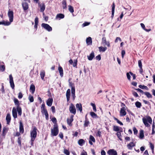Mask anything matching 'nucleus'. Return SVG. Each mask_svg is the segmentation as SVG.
<instances>
[{"label": "nucleus", "instance_id": "obj_9", "mask_svg": "<svg viewBox=\"0 0 155 155\" xmlns=\"http://www.w3.org/2000/svg\"><path fill=\"white\" fill-rule=\"evenodd\" d=\"M109 155H118L117 151L114 149H110L107 152Z\"/></svg>", "mask_w": 155, "mask_h": 155}, {"label": "nucleus", "instance_id": "obj_61", "mask_svg": "<svg viewBox=\"0 0 155 155\" xmlns=\"http://www.w3.org/2000/svg\"><path fill=\"white\" fill-rule=\"evenodd\" d=\"M90 22H85L82 25L83 27H85L88 25L90 24Z\"/></svg>", "mask_w": 155, "mask_h": 155}, {"label": "nucleus", "instance_id": "obj_23", "mask_svg": "<svg viewBox=\"0 0 155 155\" xmlns=\"http://www.w3.org/2000/svg\"><path fill=\"white\" fill-rule=\"evenodd\" d=\"M22 7L24 11L27 10L28 8V5L27 3L25 2L22 4Z\"/></svg>", "mask_w": 155, "mask_h": 155}, {"label": "nucleus", "instance_id": "obj_60", "mask_svg": "<svg viewBox=\"0 0 155 155\" xmlns=\"http://www.w3.org/2000/svg\"><path fill=\"white\" fill-rule=\"evenodd\" d=\"M132 94L135 97H138L139 96L137 93L134 91H132Z\"/></svg>", "mask_w": 155, "mask_h": 155}, {"label": "nucleus", "instance_id": "obj_50", "mask_svg": "<svg viewBox=\"0 0 155 155\" xmlns=\"http://www.w3.org/2000/svg\"><path fill=\"white\" fill-rule=\"evenodd\" d=\"M69 85L70 87H71V89L72 88L75 89L74 84L72 82H69Z\"/></svg>", "mask_w": 155, "mask_h": 155}, {"label": "nucleus", "instance_id": "obj_42", "mask_svg": "<svg viewBox=\"0 0 155 155\" xmlns=\"http://www.w3.org/2000/svg\"><path fill=\"white\" fill-rule=\"evenodd\" d=\"M21 137H18L17 140V142L18 144L19 147H21L22 146L21 142Z\"/></svg>", "mask_w": 155, "mask_h": 155}, {"label": "nucleus", "instance_id": "obj_34", "mask_svg": "<svg viewBox=\"0 0 155 155\" xmlns=\"http://www.w3.org/2000/svg\"><path fill=\"white\" fill-rule=\"evenodd\" d=\"M120 127L118 126L114 125L113 126V130L117 132H118L120 130Z\"/></svg>", "mask_w": 155, "mask_h": 155}, {"label": "nucleus", "instance_id": "obj_55", "mask_svg": "<svg viewBox=\"0 0 155 155\" xmlns=\"http://www.w3.org/2000/svg\"><path fill=\"white\" fill-rule=\"evenodd\" d=\"M3 84H4L3 83H2V84L1 91L3 93H5V89L4 88V86L3 85Z\"/></svg>", "mask_w": 155, "mask_h": 155}, {"label": "nucleus", "instance_id": "obj_39", "mask_svg": "<svg viewBox=\"0 0 155 155\" xmlns=\"http://www.w3.org/2000/svg\"><path fill=\"white\" fill-rule=\"evenodd\" d=\"M144 137L143 131V130H141L140 131L139 138L142 139Z\"/></svg>", "mask_w": 155, "mask_h": 155}, {"label": "nucleus", "instance_id": "obj_64", "mask_svg": "<svg viewBox=\"0 0 155 155\" xmlns=\"http://www.w3.org/2000/svg\"><path fill=\"white\" fill-rule=\"evenodd\" d=\"M106 38L105 37H103L102 38V43L105 44L106 42Z\"/></svg>", "mask_w": 155, "mask_h": 155}, {"label": "nucleus", "instance_id": "obj_52", "mask_svg": "<svg viewBox=\"0 0 155 155\" xmlns=\"http://www.w3.org/2000/svg\"><path fill=\"white\" fill-rule=\"evenodd\" d=\"M150 147L152 150V152L153 153L154 152V145L151 143H150Z\"/></svg>", "mask_w": 155, "mask_h": 155}, {"label": "nucleus", "instance_id": "obj_16", "mask_svg": "<svg viewBox=\"0 0 155 155\" xmlns=\"http://www.w3.org/2000/svg\"><path fill=\"white\" fill-rule=\"evenodd\" d=\"M64 17V14L61 13L58 14L55 17V19L56 20H60L61 19L63 18Z\"/></svg>", "mask_w": 155, "mask_h": 155}, {"label": "nucleus", "instance_id": "obj_27", "mask_svg": "<svg viewBox=\"0 0 155 155\" xmlns=\"http://www.w3.org/2000/svg\"><path fill=\"white\" fill-rule=\"evenodd\" d=\"M58 70L60 76L61 77H63V70L62 67L61 66H59L58 68Z\"/></svg>", "mask_w": 155, "mask_h": 155}, {"label": "nucleus", "instance_id": "obj_54", "mask_svg": "<svg viewBox=\"0 0 155 155\" xmlns=\"http://www.w3.org/2000/svg\"><path fill=\"white\" fill-rule=\"evenodd\" d=\"M78 63V61L76 60H74V63H73V66L74 67H76L77 68V64Z\"/></svg>", "mask_w": 155, "mask_h": 155}, {"label": "nucleus", "instance_id": "obj_18", "mask_svg": "<svg viewBox=\"0 0 155 155\" xmlns=\"http://www.w3.org/2000/svg\"><path fill=\"white\" fill-rule=\"evenodd\" d=\"M6 120L7 122V124H9L11 120V117L10 114L8 113L7 114Z\"/></svg>", "mask_w": 155, "mask_h": 155}, {"label": "nucleus", "instance_id": "obj_37", "mask_svg": "<svg viewBox=\"0 0 155 155\" xmlns=\"http://www.w3.org/2000/svg\"><path fill=\"white\" fill-rule=\"evenodd\" d=\"M90 115L93 118H97L98 117L97 115L95 113L93 112H91L90 113Z\"/></svg>", "mask_w": 155, "mask_h": 155}, {"label": "nucleus", "instance_id": "obj_58", "mask_svg": "<svg viewBox=\"0 0 155 155\" xmlns=\"http://www.w3.org/2000/svg\"><path fill=\"white\" fill-rule=\"evenodd\" d=\"M29 99L31 102H32L34 101V98L33 96L30 95L29 96Z\"/></svg>", "mask_w": 155, "mask_h": 155}, {"label": "nucleus", "instance_id": "obj_63", "mask_svg": "<svg viewBox=\"0 0 155 155\" xmlns=\"http://www.w3.org/2000/svg\"><path fill=\"white\" fill-rule=\"evenodd\" d=\"M130 72L128 73L127 72L126 74V75L127 76V78L129 81H130V78H131V76L130 74Z\"/></svg>", "mask_w": 155, "mask_h": 155}, {"label": "nucleus", "instance_id": "obj_28", "mask_svg": "<svg viewBox=\"0 0 155 155\" xmlns=\"http://www.w3.org/2000/svg\"><path fill=\"white\" fill-rule=\"evenodd\" d=\"M135 144H134L133 142H131L127 145L128 148L130 150H131L133 147L135 146Z\"/></svg>", "mask_w": 155, "mask_h": 155}, {"label": "nucleus", "instance_id": "obj_25", "mask_svg": "<svg viewBox=\"0 0 155 155\" xmlns=\"http://www.w3.org/2000/svg\"><path fill=\"white\" fill-rule=\"evenodd\" d=\"M35 91V86L33 84H31L30 86V91L32 93L34 94Z\"/></svg>", "mask_w": 155, "mask_h": 155}, {"label": "nucleus", "instance_id": "obj_31", "mask_svg": "<svg viewBox=\"0 0 155 155\" xmlns=\"http://www.w3.org/2000/svg\"><path fill=\"white\" fill-rule=\"evenodd\" d=\"M86 42L88 45L92 44V41L91 38V37L87 38L86 39Z\"/></svg>", "mask_w": 155, "mask_h": 155}, {"label": "nucleus", "instance_id": "obj_53", "mask_svg": "<svg viewBox=\"0 0 155 155\" xmlns=\"http://www.w3.org/2000/svg\"><path fill=\"white\" fill-rule=\"evenodd\" d=\"M140 25H141V27H142V28L144 30H145V31H150V30H148L146 29L145 28V25H144V24L143 23H141L140 24Z\"/></svg>", "mask_w": 155, "mask_h": 155}, {"label": "nucleus", "instance_id": "obj_24", "mask_svg": "<svg viewBox=\"0 0 155 155\" xmlns=\"http://www.w3.org/2000/svg\"><path fill=\"white\" fill-rule=\"evenodd\" d=\"M11 23L8 21H5L4 20L0 21V25H3L5 26H8Z\"/></svg>", "mask_w": 155, "mask_h": 155}, {"label": "nucleus", "instance_id": "obj_49", "mask_svg": "<svg viewBox=\"0 0 155 155\" xmlns=\"http://www.w3.org/2000/svg\"><path fill=\"white\" fill-rule=\"evenodd\" d=\"M91 105L92 106L93 110L94 112H96L97 110L96 108V106L95 104H94L93 103H91Z\"/></svg>", "mask_w": 155, "mask_h": 155}, {"label": "nucleus", "instance_id": "obj_8", "mask_svg": "<svg viewBox=\"0 0 155 155\" xmlns=\"http://www.w3.org/2000/svg\"><path fill=\"white\" fill-rule=\"evenodd\" d=\"M9 83L10 86L12 89H14L15 84L14 82L12 74L9 75Z\"/></svg>", "mask_w": 155, "mask_h": 155}, {"label": "nucleus", "instance_id": "obj_51", "mask_svg": "<svg viewBox=\"0 0 155 155\" xmlns=\"http://www.w3.org/2000/svg\"><path fill=\"white\" fill-rule=\"evenodd\" d=\"M114 119L117 121V122L119 124L121 125H123V123L120 121L118 119H117V118L114 117Z\"/></svg>", "mask_w": 155, "mask_h": 155}, {"label": "nucleus", "instance_id": "obj_57", "mask_svg": "<svg viewBox=\"0 0 155 155\" xmlns=\"http://www.w3.org/2000/svg\"><path fill=\"white\" fill-rule=\"evenodd\" d=\"M64 153L66 155H69L70 154V152L67 149H64Z\"/></svg>", "mask_w": 155, "mask_h": 155}, {"label": "nucleus", "instance_id": "obj_33", "mask_svg": "<svg viewBox=\"0 0 155 155\" xmlns=\"http://www.w3.org/2000/svg\"><path fill=\"white\" fill-rule=\"evenodd\" d=\"M71 96L73 97V100H74L76 97L75 95V89L72 88V89H71Z\"/></svg>", "mask_w": 155, "mask_h": 155}, {"label": "nucleus", "instance_id": "obj_32", "mask_svg": "<svg viewBox=\"0 0 155 155\" xmlns=\"http://www.w3.org/2000/svg\"><path fill=\"white\" fill-rule=\"evenodd\" d=\"M78 143L79 145L82 146L85 144V141L84 139H80L78 140Z\"/></svg>", "mask_w": 155, "mask_h": 155}, {"label": "nucleus", "instance_id": "obj_35", "mask_svg": "<svg viewBox=\"0 0 155 155\" xmlns=\"http://www.w3.org/2000/svg\"><path fill=\"white\" fill-rule=\"evenodd\" d=\"M99 51L100 52L102 51L103 52H104L107 49V48L106 47H103L102 46L99 47L98 48Z\"/></svg>", "mask_w": 155, "mask_h": 155}, {"label": "nucleus", "instance_id": "obj_17", "mask_svg": "<svg viewBox=\"0 0 155 155\" xmlns=\"http://www.w3.org/2000/svg\"><path fill=\"white\" fill-rule=\"evenodd\" d=\"M12 114L14 118L15 119L17 117V114L16 110L15 107H13L12 110Z\"/></svg>", "mask_w": 155, "mask_h": 155}, {"label": "nucleus", "instance_id": "obj_19", "mask_svg": "<svg viewBox=\"0 0 155 155\" xmlns=\"http://www.w3.org/2000/svg\"><path fill=\"white\" fill-rule=\"evenodd\" d=\"M19 132L21 134H23L24 132V126L21 122H20L19 124Z\"/></svg>", "mask_w": 155, "mask_h": 155}, {"label": "nucleus", "instance_id": "obj_12", "mask_svg": "<svg viewBox=\"0 0 155 155\" xmlns=\"http://www.w3.org/2000/svg\"><path fill=\"white\" fill-rule=\"evenodd\" d=\"M41 112L42 114L44 113L45 116V118L47 120H48L49 119V115L46 109H44L42 110Z\"/></svg>", "mask_w": 155, "mask_h": 155}, {"label": "nucleus", "instance_id": "obj_45", "mask_svg": "<svg viewBox=\"0 0 155 155\" xmlns=\"http://www.w3.org/2000/svg\"><path fill=\"white\" fill-rule=\"evenodd\" d=\"M69 8L68 10L69 11L71 12V13H73L74 12V10L73 7L70 5L68 6Z\"/></svg>", "mask_w": 155, "mask_h": 155}, {"label": "nucleus", "instance_id": "obj_47", "mask_svg": "<svg viewBox=\"0 0 155 155\" xmlns=\"http://www.w3.org/2000/svg\"><path fill=\"white\" fill-rule=\"evenodd\" d=\"M135 105L138 108H140L141 106V103L138 101H137L135 103Z\"/></svg>", "mask_w": 155, "mask_h": 155}, {"label": "nucleus", "instance_id": "obj_26", "mask_svg": "<svg viewBox=\"0 0 155 155\" xmlns=\"http://www.w3.org/2000/svg\"><path fill=\"white\" fill-rule=\"evenodd\" d=\"M35 25L34 28L36 29V30H37L38 28V17H36L35 19Z\"/></svg>", "mask_w": 155, "mask_h": 155}, {"label": "nucleus", "instance_id": "obj_2", "mask_svg": "<svg viewBox=\"0 0 155 155\" xmlns=\"http://www.w3.org/2000/svg\"><path fill=\"white\" fill-rule=\"evenodd\" d=\"M51 135L53 136H56L58 133L59 130L58 125H54L53 128L51 129Z\"/></svg>", "mask_w": 155, "mask_h": 155}, {"label": "nucleus", "instance_id": "obj_3", "mask_svg": "<svg viewBox=\"0 0 155 155\" xmlns=\"http://www.w3.org/2000/svg\"><path fill=\"white\" fill-rule=\"evenodd\" d=\"M37 128L34 127L32 130L31 131V139L32 141H34L37 136Z\"/></svg>", "mask_w": 155, "mask_h": 155}, {"label": "nucleus", "instance_id": "obj_62", "mask_svg": "<svg viewBox=\"0 0 155 155\" xmlns=\"http://www.w3.org/2000/svg\"><path fill=\"white\" fill-rule=\"evenodd\" d=\"M133 131L134 132V134L135 135H137V133L138 131L136 127H134L133 128Z\"/></svg>", "mask_w": 155, "mask_h": 155}, {"label": "nucleus", "instance_id": "obj_30", "mask_svg": "<svg viewBox=\"0 0 155 155\" xmlns=\"http://www.w3.org/2000/svg\"><path fill=\"white\" fill-rule=\"evenodd\" d=\"M115 8V5L114 3V2L113 3V4L112 5V15L111 16V18H113L114 16V10Z\"/></svg>", "mask_w": 155, "mask_h": 155}, {"label": "nucleus", "instance_id": "obj_14", "mask_svg": "<svg viewBox=\"0 0 155 155\" xmlns=\"http://www.w3.org/2000/svg\"><path fill=\"white\" fill-rule=\"evenodd\" d=\"M76 107L78 110H79L80 113L82 112V107L81 103H77L76 105Z\"/></svg>", "mask_w": 155, "mask_h": 155}, {"label": "nucleus", "instance_id": "obj_36", "mask_svg": "<svg viewBox=\"0 0 155 155\" xmlns=\"http://www.w3.org/2000/svg\"><path fill=\"white\" fill-rule=\"evenodd\" d=\"M40 76L42 80H44V78L45 75V72L43 70L41 71L40 74Z\"/></svg>", "mask_w": 155, "mask_h": 155}, {"label": "nucleus", "instance_id": "obj_6", "mask_svg": "<svg viewBox=\"0 0 155 155\" xmlns=\"http://www.w3.org/2000/svg\"><path fill=\"white\" fill-rule=\"evenodd\" d=\"M69 110L70 112L74 115L76 113V109L74 105L71 103L69 107Z\"/></svg>", "mask_w": 155, "mask_h": 155}, {"label": "nucleus", "instance_id": "obj_15", "mask_svg": "<svg viewBox=\"0 0 155 155\" xmlns=\"http://www.w3.org/2000/svg\"><path fill=\"white\" fill-rule=\"evenodd\" d=\"M71 94V90L70 89L67 90L66 93V97L67 102H68L70 100V96Z\"/></svg>", "mask_w": 155, "mask_h": 155}, {"label": "nucleus", "instance_id": "obj_13", "mask_svg": "<svg viewBox=\"0 0 155 155\" xmlns=\"http://www.w3.org/2000/svg\"><path fill=\"white\" fill-rule=\"evenodd\" d=\"M126 109L124 107H122L120 111V116H125L127 113L125 111Z\"/></svg>", "mask_w": 155, "mask_h": 155}, {"label": "nucleus", "instance_id": "obj_40", "mask_svg": "<svg viewBox=\"0 0 155 155\" xmlns=\"http://www.w3.org/2000/svg\"><path fill=\"white\" fill-rule=\"evenodd\" d=\"M116 135H117V137L120 140H122V139L121 138L122 137V135L121 134V133H120V132H119V131L117 132L116 134Z\"/></svg>", "mask_w": 155, "mask_h": 155}, {"label": "nucleus", "instance_id": "obj_29", "mask_svg": "<svg viewBox=\"0 0 155 155\" xmlns=\"http://www.w3.org/2000/svg\"><path fill=\"white\" fill-rule=\"evenodd\" d=\"M8 131V129L5 127L3 128L2 136L5 137Z\"/></svg>", "mask_w": 155, "mask_h": 155}, {"label": "nucleus", "instance_id": "obj_48", "mask_svg": "<svg viewBox=\"0 0 155 155\" xmlns=\"http://www.w3.org/2000/svg\"><path fill=\"white\" fill-rule=\"evenodd\" d=\"M52 121L54 124V125H58L56 119L55 117H53L51 119Z\"/></svg>", "mask_w": 155, "mask_h": 155}, {"label": "nucleus", "instance_id": "obj_43", "mask_svg": "<svg viewBox=\"0 0 155 155\" xmlns=\"http://www.w3.org/2000/svg\"><path fill=\"white\" fill-rule=\"evenodd\" d=\"M5 66L4 65H0V71L3 72L5 71Z\"/></svg>", "mask_w": 155, "mask_h": 155}, {"label": "nucleus", "instance_id": "obj_1", "mask_svg": "<svg viewBox=\"0 0 155 155\" xmlns=\"http://www.w3.org/2000/svg\"><path fill=\"white\" fill-rule=\"evenodd\" d=\"M14 101L15 105L16 107V110L18 112V115L21 116L22 114V110L21 107L20 106V103L19 101L16 98H14Z\"/></svg>", "mask_w": 155, "mask_h": 155}, {"label": "nucleus", "instance_id": "obj_46", "mask_svg": "<svg viewBox=\"0 0 155 155\" xmlns=\"http://www.w3.org/2000/svg\"><path fill=\"white\" fill-rule=\"evenodd\" d=\"M148 98H150L152 97L151 95L148 92H145L143 93Z\"/></svg>", "mask_w": 155, "mask_h": 155}, {"label": "nucleus", "instance_id": "obj_20", "mask_svg": "<svg viewBox=\"0 0 155 155\" xmlns=\"http://www.w3.org/2000/svg\"><path fill=\"white\" fill-rule=\"evenodd\" d=\"M87 58L89 60L91 61L94 58V52L92 51L89 55L87 56Z\"/></svg>", "mask_w": 155, "mask_h": 155}, {"label": "nucleus", "instance_id": "obj_21", "mask_svg": "<svg viewBox=\"0 0 155 155\" xmlns=\"http://www.w3.org/2000/svg\"><path fill=\"white\" fill-rule=\"evenodd\" d=\"M92 142H95V140L94 137L91 135L90 136L89 143L90 144L92 145L93 144V143Z\"/></svg>", "mask_w": 155, "mask_h": 155}, {"label": "nucleus", "instance_id": "obj_56", "mask_svg": "<svg viewBox=\"0 0 155 155\" xmlns=\"http://www.w3.org/2000/svg\"><path fill=\"white\" fill-rule=\"evenodd\" d=\"M20 133L18 132H17L15 134H14V135L15 137H21Z\"/></svg>", "mask_w": 155, "mask_h": 155}, {"label": "nucleus", "instance_id": "obj_38", "mask_svg": "<svg viewBox=\"0 0 155 155\" xmlns=\"http://www.w3.org/2000/svg\"><path fill=\"white\" fill-rule=\"evenodd\" d=\"M90 124V122L89 120H85L84 122V127H88Z\"/></svg>", "mask_w": 155, "mask_h": 155}, {"label": "nucleus", "instance_id": "obj_4", "mask_svg": "<svg viewBox=\"0 0 155 155\" xmlns=\"http://www.w3.org/2000/svg\"><path fill=\"white\" fill-rule=\"evenodd\" d=\"M142 119L143 122L146 126L148 127L150 125L148 122L150 124H152V120L151 118L149 116L147 118L143 117Z\"/></svg>", "mask_w": 155, "mask_h": 155}, {"label": "nucleus", "instance_id": "obj_10", "mask_svg": "<svg viewBox=\"0 0 155 155\" xmlns=\"http://www.w3.org/2000/svg\"><path fill=\"white\" fill-rule=\"evenodd\" d=\"M38 6L40 8V12H43L45 8V5L44 3H42L40 4L39 2L38 3Z\"/></svg>", "mask_w": 155, "mask_h": 155}, {"label": "nucleus", "instance_id": "obj_22", "mask_svg": "<svg viewBox=\"0 0 155 155\" xmlns=\"http://www.w3.org/2000/svg\"><path fill=\"white\" fill-rule=\"evenodd\" d=\"M53 101L52 98H49L47 101V104L48 106H51L52 104Z\"/></svg>", "mask_w": 155, "mask_h": 155}, {"label": "nucleus", "instance_id": "obj_7", "mask_svg": "<svg viewBox=\"0 0 155 155\" xmlns=\"http://www.w3.org/2000/svg\"><path fill=\"white\" fill-rule=\"evenodd\" d=\"M14 13L13 11H10L9 9L8 12V16L9 18L10 22H12L13 21Z\"/></svg>", "mask_w": 155, "mask_h": 155}, {"label": "nucleus", "instance_id": "obj_59", "mask_svg": "<svg viewBox=\"0 0 155 155\" xmlns=\"http://www.w3.org/2000/svg\"><path fill=\"white\" fill-rule=\"evenodd\" d=\"M101 132L99 130H98L97 132V133L96 134V136H98L99 137H101Z\"/></svg>", "mask_w": 155, "mask_h": 155}, {"label": "nucleus", "instance_id": "obj_41", "mask_svg": "<svg viewBox=\"0 0 155 155\" xmlns=\"http://www.w3.org/2000/svg\"><path fill=\"white\" fill-rule=\"evenodd\" d=\"M63 5V9H65L67 8V3L66 0H63L62 2Z\"/></svg>", "mask_w": 155, "mask_h": 155}, {"label": "nucleus", "instance_id": "obj_5", "mask_svg": "<svg viewBox=\"0 0 155 155\" xmlns=\"http://www.w3.org/2000/svg\"><path fill=\"white\" fill-rule=\"evenodd\" d=\"M41 26L42 27L48 31H51L52 30V27L48 24L43 23L41 24Z\"/></svg>", "mask_w": 155, "mask_h": 155}, {"label": "nucleus", "instance_id": "obj_44", "mask_svg": "<svg viewBox=\"0 0 155 155\" xmlns=\"http://www.w3.org/2000/svg\"><path fill=\"white\" fill-rule=\"evenodd\" d=\"M139 87L141 88V89H146L147 90H148V88L146 86H144V85H140L139 86Z\"/></svg>", "mask_w": 155, "mask_h": 155}, {"label": "nucleus", "instance_id": "obj_11", "mask_svg": "<svg viewBox=\"0 0 155 155\" xmlns=\"http://www.w3.org/2000/svg\"><path fill=\"white\" fill-rule=\"evenodd\" d=\"M74 116L73 115H71L70 116V118L69 119L68 118L67 120V121L68 124L70 126H72V123L73 121V117Z\"/></svg>", "mask_w": 155, "mask_h": 155}]
</instances>
